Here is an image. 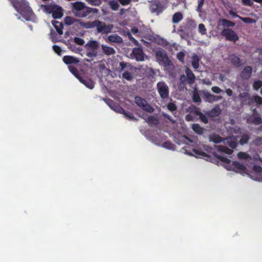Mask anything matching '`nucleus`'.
I'll list each match as a JSON object with an SVG mask.
<instances>
[{
    "mask_svg": "<svg viewBox=\"0 0 262 262\" xmlns=\"http://www.w3.org/2000/svg\"><path fill=\"white\" fill-rule=\"evenodd\" d=\"M14 7L27 20L34 21L35 16L25 0H13Z\"/></svg>",
    "mask_w": 262,
    "mask_h": 262,
    "instance_id": "f257e3e1",
    "label": "nucleus"
},
{
    "mask_svg": "<svg viewBox=\"0 0 262 262\" xmlns=\"http://www.w3.org/2000/svg\"><path fill=\"white\" fill-rule=\"evenodd\" d=\"M72 12L76 17H84L92 12V9L84 3L76 2L71 4Z\"/></svg>",
    "mask_w": 262,
    "mask_h": 262,
    "instance_id": "f03ea898",
    "label": "nucleus"
},
{
    "mask_svg": "<svg viewBox=\"0 0 262 262\" xmlns=\"http://www.w3.org/2000/svg\"><path fill=\"white\" fill-rule=\"evenodd\" d=\"M99 47V42L96 40H90L84 46L86 55L90 58L86 61L93 60L98 55L97 50Z\"/></svg>",
    "mask_w": 262,
    "mask_h": 262,
    "instance_id": "7ed1b4c3",
    "label": "nucleus"
},
{
    "mask_svg": "<svg viewBox=\"0 0 262 262\" xmlns=\"http://www.w3.org/2000/svg\"><path fill=\"white\" fill-rule=\"evenodd\" d=\"M41 9L44 12L52 14V17L55 19H58L63 16L62 9L61 7L55 5H42Z\"/></svg>",
    "mask_w": 262,
    "mask_h": 262,
    "instance_id": "20e7f679",
    "label": "nucleus"
},
{
    "mask_svg": "<svg viewBox=\"0 0 262 262\" xmlns=\"http://www.w3.org/2000/svg\"><path fill=\"white\" fill-rule=\"evenodd\" d=\"M134 101L138 106L148 113H152L154 110V108L145 99L139 96H136L135 97Z\"/></svg>",
    "mask_w": 262,
    "mask_h": 262,
    "instance_id": "39448f33",
    "label": "nucleus"
},
{
    "mask_svg": "<svg viewBox=\"0 0 262 262\" xmlns=\"http://www.w3.org/2000/svg\"><path fill=\"white\" fill-rule=\"evenodd\" d=\"M98 33L107 34L112 32L113 29V25H106L104 23L96 20V27Z\"/></svg>",
    "mask_w": 262,
    "mask_h": 262,
    "instance_id": "423d86ee",
    "label": "nucleus"
},
{
    "mask_svg": "<svg viewBox=\"0 0 262 262\" xmlns=\"http://www.w3.org/2000/svg\"><path fill=\"white\" fill-rule=\"evenodd\" d=\"M157 89L160 97L162 99H165L168 97L169 88L165 82L163 81L158 82L157 84Z\"/></svg>",
    "mask_w": 262,
    "mask_h": 262,
    "instance_id": "0eeeda50",
    "label": "nucleus"
},
{
    "mask_svg": "<svg viewBox=\"0 0 262 262\" xmlns=\"http://www.w3.org/2000/svg\"><path fill=\"white\" fill-rule=\"evenodd\" d=\"M156 57L160 64H169V60L163 50H160L156 52Z\"/></svg>",
    "mask_w": 262,
    "mask_h": 262,
    "instance_id": "6e6552de",
    "label": "nucleus"
},
{
    "mask_svg": "<svg viewBox=\"0 0 262 262\" xmlns=\"http://www.w3.org/2000/svg\"><path fill=\"white\" fill-rule=\"evenodd\" d=\"M130 56L132 58H135L137 61H144L146 58L142 49L140 48L133 49Z\"/></svg>",
    "mask_w": 262,
    "mask_h": 262,
    "instance_id": "1a4fd4ad",
    "label": "nucleus"
},
{
    "mask_svg": "<svg viewBox=\"0 0 262 262\" xmlns=\"http://www.w3.org/2000/svg\"><path fill=\"white\" fill-rule=\"evenodd\" d=\"M222 35L226 37V39L234 42L238 39V37L235 32L229 29H224L222 32Z\"/></svg>",
    "mask_w": 262,
    "mask_h": 262,
    "instance_id": "9d476101",
    "label": "nucleus"
},
{
    "mask_svg": "<svg viewBox=\"0 0 262 262\" xmlns=\"http://www.w3.org/2000/svg\"><path fill=\"white\" fill-rule=\"evenodd\" d=\"M145 116L146 117L147 116H138V117H141L146 120V121L150 127L157 126L159 124V119L157 117L158 116H148L147 119L144 117Z\"/></svg>",
    "mask_w": 262,
    "mask_h": 262,
    "instance_id": "9b49d317",
    "label": "nucleus"
},
{
    "mask_svg": "<svg viewBox=\"0 0 262 262\" xmlns=\"http://www.w3.org/2000/svg\"><path fill=\"white\" fill-rule=\"evenodd\" d=\"M202 93L204 96V100L206 102H212L222 99L221 96L213 95L207 92L203 91Z\"/></svg>",
    "mask_w": 262,
    "mask_h": 262,
    "instance_id": "f8f14e48",
    "label": "nucleus"
},
{
    "mask_svg": "<svg viewBox=\"0 0 262 262\" xmlns=\"http://www.w3.org/2000/svg\"><path fill=\"white\" fill-rule=\"evenodd\" d=\"M105 101L110 107L114 110L115 112L119 114L124 113L123 109L118 104L114 103L111 100L107 99L105 100Z\"/></svg>",
    "mask_w": 262,
    "mask_h": 262,
    "instance_id": "ddd939ff",
    "label": "nucleus"
},
{
    "mask_svg": "<svg viewBox=\"0 0 262 262\" xmlns=\"http://www.w3.org/2000/svg\"><path fill=\"white\" fill-rule=\"evenodd\" d=\"M105 41L108 43H122V38L117 34H112L108 36L105 39Z\"/></svg>",
    "mask_w": 262,
    "mask_h": 262,
    "instance_id": "4468645a",
    "label": "nucleus"
},
{
    "mask_svg": "<svg viewBox=\"0 0 262 262\" xmlns=\"http://www.w3.org/2000/svg\"><path fill=\"white\" fill-rule=\"evenodd\" d=\"M232 166L233 168L239 170L241 173H245L246 172L247 168L246 166L238 161H233L232 163Z\"/></svg>",
    "mask_w": 262,
    "mask_h": 262,
    "instance_id": "2eb2a0df",
    "label": "nucleus"
},
{
    "mask_svg": "<svg viewBox=\"0 0 262 262\" xmlns=\"http://www.w3.org/2000/svg\"><path fill=\"white\" fill-rule=\"evenodd\" d=\"M63 61L67 64L71 63H78L79 62L78 59L71 56H64L63 57Z\"/></svg>",
    "mask_w": 262,
    "mask_h": 262,
    "instance_id": "dca6fc26",
    "label": "nucleus"
},
{
    "mask_svg": "<svg viewBox=\"0 0 262 262\" xmlns=\"http://www.w3.org/2000/svg\"><path fill=\"white\" fill-rule=\"evenodd\" d=\"M185 72L186 74L188 82L189 84H192L194 82L195 78L194 75L187 67H186Z\"/></svg>",
    "mask_w": 262,
    "mask_h": 262,
    "instance_id": "f3484780",
    "label": "nucleus"
},
{
    "mask_svg": "<svg viewBox=\"0 0 262 262\" xmlns=\"http://www.w3.org/2000/svg\"><path fill=\"white\" fill-rule=\"evenodd\" d=\"M224 143L232 149L236 148L237 146V143L235 140L231 138H224Z\"/></svg>",
    "mask_w": 262,
    "mask_h": 262,
    "instance_id": "a211bd4d",
    "label": "nucleus"
},
{
    "mask_svg": "<svg viewBox=\"0 0 262 262\" xmlns=\"http://www.w3.org/2000/svg\"><path fill=\"white\" fill-rule=\"evenodd\" d=\"M79 80L81 83L83 84L86 87L90 89H93L94 88V82L90 79H82L81 77L79 78Z\"/></svg>",
    "mask_w": 262,
    "mask_h": 262,
    "instance_id": "6ab92c4d",
    "label": "nucleus"
},
{
    "mask_svg": "<svg viewBox=\"0 0 262 262\" xmlns=\"http://www.w3.org/2000/svg\"><path fill=\"white\" fill-rule=\"evenodd\" d=\"M102 52L106 55H111L115 53V50L112 47L105 45L101 46Z\"/></svg>",
    "mask_w": 262,
    "mask_h": 262,
    "instance_id": "aec40b11",
    "label": "nucleus"
},
{
    "mask_svg": "<svg viewBox=\"0 0 262 262\" xmlns=\"http://www.w3.org/2000/svg\"><path fill=\"white\" fill-rule=\"evenodd\" d=\"M252 73V68L250 67H245L241 73V76L246 79L249 78Z\"/></svg>",
    "mask_w": 262,
    "mask_h": 262,
    "instance_id": "412c9836",
    "label": "nucleus"
},
{
    "mask_svg": "<svg viewBox=\"0 0 262 262\" xmlns=\"http://www.w3.org/2000/svg\"><path fill=\"white\" fill-rule=\"evenodd\" d=\"M217 150L222 152L225 153L228 155H230L233 152V150L228 148L227 146L224 145H217L215 146Z\"/></svg>",
    "mask_w": 262,
    "mask_h": 262,
    "instance_id": "4be33fe9",
    "label": "nucleus"
},
{
    "mask_svg": "<svg viewBox=\"0 0 262 262\" xmlns=\"http://www.w3.org/2000/svg\"><path fill=\"white\" fill-rule=\"evenodd\" d=\"M80 25L85 29H92L96 27V20L83 23L79 21Z\"/></svg>",
    "mask_w": 262,
    "mask_h": 262,
    "instance_id": "5701e85b",
    "label": "nucleus"
},
{
    "mask_svg": "<svg viewBox=\"0 0 262 262\" xmlns=\"http://www.w3.org/2000/svg\"><path fill=\"white\" fill-rule=\"evenodd\" d=\"M224 138L216 134H213L209 137V140L215 143H220L222 142H224Z\"/></svg>",
    "mask_w": 262,
    "mask_h": 262,
    "instance_id": "b1692460",
    "label": "nucleus"
},
{
    "mask_svg": "<svg viewBox=\"0 0 262 262\" xmlns=\"http://www.w3.org/2000/svg\"><path fill=\"white\" fill-rule=\"evenodd\" d=\"M52 24L54 26L55 28L56 29L57 32L59 33V34L62 35L63 34L62 24L56 20H52Z\"/></svg>",
    "mask_w": 262,
    "mask_h": 262,
    "instance_id": "393cba45",
    "label": "nucleus"
},
{
    "mask_svg": "<svg viewBox=\"0 0 262 262\" xmlns=\"http://www.w3.org/2000/svg\"><path fill=\"white\" fill-rule=\"evenodd\" d=\"M191 127L194 132L198 135H202L205 130L204 128L201 127L198 124H193Z\"/></svg>",
    "mask_w": 262,
    "mask_h": 262,
    "instance_id": "a878e982",
    "label": "nucleus"
},
{
    "mask_svg": "<svg viewBox=\"0 0 262 262\" xmlns=\"http://www.w3.org/2000/svg\"><path fill=\"white\" fill-rule=\"evenodd\" d=\"M200 59L196 54H194L192 57L191 64L194 69H197L199 67V61Z\"/></svg>",
    "mask_w": 262,
    "mask_h": 262,
    "instance_id": "bb28decb",
    "label": "nucleus"
},
{
    "mask_svg": "<svg viewBox=\"0 0 262 262\" xmlns=\"http://www.w3.org/2000/svg\"><path fill=\"white\" fill-rule=\"evenodd\" d=\"M212 155L214 158L218 160H220L222 162H224L226 164H230L231 163V160L223 156H219L215 152H213L212 153Z\"/></svg>",
    "mask_w": 262,
    "mask_h": 262,
    "instance_id": "cd10ccee",
    "label": "nucleus"
},
{
    "mask_svg": "<svg viewBox=\"0 0 262 262\" xmlns=\"http://www.w3.org/2000/svg\"><path fill=\"white\" fill-rule=\"evenodd\" d=\"M192 99L193 101L195 102H200L201 101V99L200 96V92H199L195 88L194 89V90L192 92Z\"/></svg>",
    "mask_w": 262,
    "mask_h": 262,
    "instance_id": "c85d7f7f",
    "label": "nucleus"
},
{
    "mask_svg": "<svg viewBox=\"0 0 262 262\" xmlns=\"http://www.w3.org/2000/svg\"><path fill=\"white\" fill-rule=\"evenodd\" d=\"M188 138L186 136H179L178 137H175L174 141L178 144L181 145L184 143L186 140H188Z\"/></svg>",
    "mask_w": 262,
    "mask_h": 262,
    "instance_id": "c756f323",
    "label": "nucleus"
},
{
    "mask_svg": "<svg viewBox=\"0 0 262 262\" xmlns=\"http://www.w3.org/2000/svg\"><path fill=\"white\" fill-rule=\"evenodd\" d=\"M183 18V15L181 13L177 12L173 14L172 16V22L173 23H178Z\"/></svg>",
    "mask_w": 262,
    "mask_h": 262,
    "instance_id": "7c9ffc66",
    "label": "nucleus"
},
{
    "mask_svg": "<svg viewBox=\"0 0 262 262\" xmlns=\"http://www.w3.org/2000/svg\"><path fill=\"white\" fill-rule=\"evenodd\" d=\"M237 157L238 159H244V160H251L252 158L251 156L244 152H239L237 154Z\"/></svg>",
    "mask_w": 262,
    "mask_h": 262,
    "instance_id": "2f4dec72",
    "label": "nucleus"
},
{
    "mask_svg": "<svg viewBox=\"0 0 262 262\" xmlns=\"http://www.w3.org/2000/svg\"><path fill=\"white\" fill-rule=\"evenodd\" d=\"M236 16L238 17L241 20H242L246 24H253L256 23L255 20L253 19L250 17H242L241 16L237 15H236Z\"/></svg>",
    "mask_w": 262,
    "mask_h": 262,
    "instance_id": "473e14b6",
    "label": "nucleus"
},
{
    "mask_svg": "<svg viewBox=\"0 0 262 262\" xmlns=\"http://www.w3.org/2000/svg\"><path fill=\"white\" fill-rule=\"evenodd\" d=\"M68 67L70 72L79 80L81 77L78 75L77 70L71 66H69Z\"/></svg>",
    "mask_w": 262,
    "mask_h": 262,
    "instance_id": "72a5a7b5",
    "label": "nucleus"
},
{
    "mask_svg": "<svg viewBox=\"0 0 262 262\" xmlns=\"http://www.w3.org/2000/svg\"><path fill=\"white\" fill-rule=\"evenodd\" d=\"M193 151L198 157H203L209 158V157L208 156V155L204 151H200L196 149H193Z\"/></svg>",
    "mask_w": 262,
    "mask_h": 262,
    "instance_id": "f704fd0d",
    "label": "nucleus"
},
{
    "mask_svg": "<svg viewBox=\"0 0 262 262\" xmlns=\"http://www.w3.org/2000/svg\"><path fill=\"white\" fill-rule=\"evenodd\" d=\"M64 23L67 25H71L76 20L74 18L70 16H67L64 19Z\"/></svg>",
    "mask_w": 262,
    "mask_h": 262,
    "instance_id": "c9c22d12",
    "label": "nucleus"
},
{
    "mask_svg": "<svg viewBox=\"0 0 262 262\" xmlns=\"http://www.w3.org/2000/svg\"><path fill=\"white\" fill-rule=\"evenodd\" d=\"M198 30L200 33L202 35H205L207 33V30L203 24H200L198 26Z\"/></svg>",
    "mask_w": 262,
    "mask_h": 262,
    "instance_id": "e433bc0d",
    "label": "nucleus"
},
{
    "mask_svg": "<svg viewBox=\"0 0 262 262\" xmlns=\"http://www.w3.org/2000/svg\"><path fill=\"white\" fill-rule=\"evenodd\" d=\"M174 146V145L169 141L164 142L162 144V147L168 149H173Z\"/></svg>",
    "mask_w": 262,
    "mask_h": 262,
    "instance_id": "4c0bfd02",
    "label": "nucleus"
},
{
    "mask_svg": "<svg viewBox=\"0 0 262 262\" xmlns=\"http://www.w3.org/2000/svg\"><path fill=\"white\" fill-rule=\"evenodd\" d=\"M110 6L111 8L114 11L117 10L119 7L118 2L115 1H111L110 2Z\"/></svg>",
    "mask_w": 262,
    "mask_h": 262,
    "instance_id": "58836bf2",
    "label": "nucleus"
},
{
    "mask_svg": "<svg viewBox=\"0 0 262 262\" xmlns=\"http://www.w3.org/2000/svg\"><path fill=\"white\" fill-rule=\"evenodd\" d=\"M122 77L123 78H124L128 81L132 80V79L133 78V76L132 74L127 71H125L123 73Z\"/></svg>",
    "mask_w": 262,
    "mask_h": 262,
    "instance_id": "ea45409f",
    "label": "nucleus"
},
{
    "mask_svg": "<svg viewBox=\"0 0 262 262\" xmlns=\"http://www.w3.org/2000/svg\"><path fill=\"white\" fill-rule=\"evenodd\" d=\"M253 100L257 105L262 104V97L258 95H254L253 96Z\"/></svg>",
    "mask_w": 262,
    "mask_h": 262,
    "instance_id": "a19ab883",
    "label": "nucleus"
},
{
    "mask_svg": "<svg viewBox=\"0 0 262 262\" xmlns=\"http://www.w3.org/2000/svg\"><path fill=\"white\" fill-rule=\"evenodd\" d=\"M131 31L134 34H137V36H142L143 35L142 31L141 30H139L136 27L132 28Z\"/></svg>",
    "mask_w": 262,
    "mask_h": 262,
    "instance_id": "79ce46f5",
    "label": "nucleus"
},
{
    "mask_svg": "<svg viewBox=\"0 0 262 262\" xmlns=\"http://www.w3.org/2000/svg\"><path fill=\"white\" fill-rule=\"evenodd\" d=\"M249 137L247 135H244L239 140V143L242 145H244L248 142Z\"/></svg>",
    "mask_w": 262,
    "mask_h": 262,
    "instance_id": "37998d69",
    "label": "nucleus"
},
{
    "mask_svg": "<svg viewBox=\"0 0 262 262\" xmlns=\"http://www.w3.org/2000/svg\"><path fill=\"white\" fill-rule=\"evenodd\" d=\"M87 2H88L90 5L93 6H99L100 5L102 1L101 0H85Z\"/></svg>",
    "mask_w": 262,
    "mask_h": 262,
    "instance_id": "c03bdc74",
    "label": "nucleus"
},
{
    "mask_svg": "<svg viewBox=\"0 0 262 262\" xmlns=\"http://www.w3.org/2000/svg\"><path fill=\"white\" fill-rule=\"evenodd\" d=\"M253 86L255 90H258L260 87L262 86V81L260 80L255 81L253 83Z\"/></svg>",
    "mask_w": 262,
    "mask_h": 262,
    "instance_id": "a18cd8bd",
    "label": "nucleus"
},
{
    "mask_svg": "<svg viewBox=\"0 0 262 262\" xmlns=\"http://www.w3.org/2000/svg\"><path fill=\"white\" fill-rule=\"evenodd\" d=\"M221 113V110L219 105H216L212 110L211 113L212 115H215V114L219 115Z\"/></svg>",
    "mask_w": 262,
    "mask_h": 262,
    "instance_id": "49530a36",
    "label": "nucleus"
},
{
    "mask_svg": "<svg viewBox=\"0 0 262 262\" xmlns=\"http://www.w3.org/2000/svg\"><path fill=\"white\" fill-rule=\"evenodd\" d=\"M74 41L78 45H83L84 43V41L83 39L77 37L74 38Z\"/></svg>",
    "mask_w": 262,
    "mask_h": 262,
    "instance_id": "de8ad7c7",
    "label": "nucleus"
},
{
    "mask_svg": "<svg viewBox=\"0 0 262 262\" xmlns=\"http://www.w3.org/2000/svg\"><path fill=\"white\" fill-rule=\"evenodd\" d=\"M231 61L233 64H234L235 66H236L237 67H238L241 65L240 64V59L239 58H238L237 57H233L231 59Z\"/></svg>",
    "mask_w": 262,
    "mask_h": 262,
    "instance_id": "09e8293b",
    "label": "nucleus"
},
{
    "mask_svg": "<svg viewBox=\"0 0 262 262\" xmlns=\"http://www.w3.org/2000/svg\"><path fill=\"white\" fill-rule=\"evenodd\" d=\"M190 109H191V112L192 113H194L195 115H203L200 112V110L199 108L193 106V107H191Z\"/></svg>",
    "mask_w": 262,
    "mask_h": 262,
    "instance_id": "8fccbe9b",
    "label": "nucleus"
},
{
    "mask_svg": "<svg viewBox=\"0 0 262 262\" xmlns=\"http://www.w3.org/2000/svg\"><path fill=\"white\" fill-rule=\"evenodd\" d=\"M256 117H254L253 120V123L255 124H259L262 123V119L261 117L259 116H255Z\"/></svg>",
    "mask_w": 262,
    "mask_h": 262,
    "instance_id": "3c124183",
    "label": "nucleus"
},
{
    "mask_svg": "<svg viewBox=\"0 0 262 262\" xmlns=\"http://www.w3.org/2000/svg\"><path fill=\"white\" fill-rule=\"evenodd\" d=\"M167 108L171 112L175 111L177 108V107H176L175 104L173 103H168L167 105Z\"/></svg>",
    "mask_w": 262,
    "mask_h": 262,
    "instance_id": "603ef678",
    "label": "nucleus"
},
{
    "mask_svg": "<svg viewBox=\"0 0 262 262\" xmlns=\"http://www.w3.org/2000/svg\"><path fill=\"white\" fill-rule=\"evenodd\" d=\"M253 159L255 162L260 163L262 165V158L258 155L254 156Z\"/></svg>",
    "mask_w": 262,
    "mask_h": 262,
    "instance_id": "864d4df0",
    "label": "nucleus"
},
{
    "mask_svg": "<svg viewBox=\"0 0 262 262\" xmlns=\"http://www.w3.org/2000/svg\"><path fill=\"white\" fill-rule=\"evenodd\" d=\"M185 57V54L183 52H179L177 54L178 59L182 62H184V59Z\"/></svg>",
    "mask_w": 262,
    "mask_h": 262,
    "instance_id": "5fc2aeb1",
    "label": "nucleus"
},
{
    "mask_svg": "<svg viewBox=\"0 0 262 262\" xmlns=\"http://www.w3.org/2000/svg\"><path fill=\"white\" fill-rule=\"evenodd\" d=\"M223 22V25L227 26L228 27H233L234 26V24L231 21H230L226 19H223L222 20Z\"/></svg>",
    "mask_w": 262,
    "mask_h": 262,
    "instance_id": "6e6d98bb",
    "label": "nucleus"
},
{
    "mask_svg": "<svg viewBox=\"0 0 262 262\" xmlns=\"http://www.w3.org/2000/svg\"><path fill=\"white\" fill-rule=\"evenodd\" d=\"M211 90H212V91L213 92H214L215 93H216V94H219V93H220L223 92L222 90L218 86H213V87H212Z\"/></svg>",
    "mask_w": 262,
    "mask_h": 262,
    "instance_id": "4d7b16f0",
    "label": "nucleus"
},
{
    "mask_svg": "<svg viewBox=\"0 0 262 262\" xmlns=\"http://www.w3.org/2000/svg\"><path fill=\"white\" fill-rule=\"evenodd\" d=\"M199 4L197 8L198 12H201L202 8L204 3V0H198Z\"/></svg>",
    "mask_w": 262,
    "mask_h": 262,
    "instance_id": "13d9d810",
    "label": "nucleus"
},
{
    "mask_svg": "<svg viewBox=\"0 0 262 262\" xmlns=\"http://www.w3.org/2000/svg\"><path fill=\"white\" fill-rule=\"evenodd\" d=\"M53 49L54 51V52L56 53L57 54H58L59 55H60L61 50L59 47L55 45L53 47Z\"/></svg>",
    "mask_w": 262,
    "mask_h": 262,
    "instance_id": "bf43d9fd",
    "label": "nucleus"
},
{
    "mask_svg": "<svg viewBox=\"0 0 262 262\" xmlns=\"http://www.w3.org/2000/svg\"><path fill=\"white\" fill-rule=\"evenodd\" d=\"M127 36H128L129 39L130 40L132 41L135 43V45H138V41L132 36L130 33H127Z\"/></svg>",
    "mask_w": 262,
    "mask_h": 262,
    "instance_id": "052dcab7",
    "label": "nucleus"
},
{
    "mask_svg": "<svg viewBox=\"0 0 262 262\" xmlns=\"http://www.w3.org/2000/svg\"><path fill=\"white\" fill-rule=\"evenodd\" d=\"M253 169L254 171L256 172H262V167L259 165H255L253 166Z\"/></svg>",
    "mask_w": 262,
    "mask_h": 262,
    "instance_id": "680f3d73",
    "label": "nucleus"
},
{
    "mask_svg": "<svg viewBox=\"0 0 262 262\" xmlns=\"http://www.w3.org/2000/svg\"><path fill=\"white\" fill-rule=\"evenodd\" d=\"M239 97L241 98V99H244V98H248V99H250V95H249L248 93H241L240 94Z\"/></svg>",
    "mask_w": 262,
    "mask_h": 262,
    "instance_id": "e2e57ef3",
    "label": "nucleus"
},
{
    "mask_svg": "<svg viewBox=\"0 0 262 262\" xmlns=\"http://www.w3.org/2000/svg\"><path fill=\"white\" fill-rule=\"evenodd\" d=\"M158 5L156 4H153L150 6L151 11L152 12H157L158 11Z\"/></svg>",
    "mask_w": 262,
    "mask_h": 262,
    "instance_id": "0e129e2a",
    "label": "nucleus"
},
{
    "mask_svg": "<svg viewBox=\"0 0 262 262\" xmlns=\"http://www.w3.org/2000/svg\"><path fill=\"white\" fill-rule=\"evenodd\" d=\"M126 120L129 121H137L138 119L137 118L134 117V116H124Z\"/></svg>",
    "mask_w": 262,
    "mask_h": 262,
    "instance_id": "69168bd1",
    "label": "nucleus"
},
{
    "mask_svg": "<svg viewBox=\"0 0 262 262\" xmlns=\"http://www.w3.org/2000/svg\"><path fill=\"white\" fill-rule=\"evenodd\" d=\"M200 119L201 121L204 123H207L208 122V118L207 116H199Z\"/></svg>",
    "mask_w": 262,
    "mask_h": 262,
    "instance_id": "338daca9",
    "label": "nucleus"
},
{
    "mask_svg": "<svg viewBox=\"0 0 262 262\" xmlns=\"http://www.w3.org/2000/svg\"><path fill=\"white\" fill-rule=\"evenodd\" d=\"M242 2L244 5L246 6H251L253 4L251 0H242Z\"/></svg>",
    "mask_w": 262,
    "mask_h": 262,
    "instance_id": "774afa93",
    "label": "nucleus"
}]
</instances>
